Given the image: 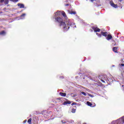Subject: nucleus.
<instances>
[{"instance_id": "nucleus-1", "label": "nucleus", "mask_w": 124, "mask_h": 124, "mask_svg": "<svg viewBox=\"0 0 124 124\" xmlns=\"http://www.w3.org/2000/svg\"><path fill=\"white\" fill-rule=\"evenodd\" d=\"M53 19L55 23L63 29V32H66L71 28H76L75 23L72 22L71 19L68 18L64 11H57L53 16Z\"/></svg>"}, {"instance_id": "nucleus-2", "label": "nucleus", "mask_w": 124, "mask_h": 124, "mask_svg": "<svg viewBox=\"0 0 124 124\" xmlns=\"http://www.w3.org/2000/svg\"><path fill=\"white\" fill-rule=\"evenodd\" d=\"M98 78L100 80H101V81L103 83H105V81H106V82H107L108 78H107V76L105 75H104L103 76H99L98 77H95V78L94 79V81H95V82H96V81H97Z\"/></svg>"}, {"instance_id": "nucleus-3", "label": "nucleus", "mask_w": 124, "mask_h": 124, "mask_svg": "<svg viewBox=\"0 0 124 124\" xmlns=\"http://www.w3.org/2000/svg\"><path fill=\"white\" fill-rule=\"evenodd\" d=\"M92 29H90V31L91 32H93V31H94V32H99L100 31V29L97 28V26H94L92 27Z\"/></svg>"}, {"instance_id": "nucleus-4", "label": "nucleus", "mask_w": 124, "mask_h": 124, "mask_svg": "<svg viewBox=\"0 0 124 124\" xmlns=\"http://www.w3.org/2000/svg\"><path fill=\"white\" fill-rule=\"evenodd\" d=\"M112 82H114V78L112 77V76H110V78H108L107 82L108 83V85H110Z\"/></svg>"}, {"instance_id": "nucleus-5", "label": "nucleus", "mask_w": 124, "mask_h": 124, "mask_svg": "<svg viewBox=\"0 0 124 124\" xmlns=\"http://www.w3.org/2000/svg\"><path fill=\"white\" fill-rule=\"evenodd\" d=\"M67 12L69 14H71V15H72V14H73L74 15H75V14H76V11H70L69 10H68Z\"/></svg>"}, {"instance_id": "nucleus-6", "label": "nucleus", "mask_w": 124, "mask_h": 124, "mask_svg": "<svg viewBox=\"0 0 124 124\" xmlns=\"http://www.w3.org/2000/svg\"><path fill=\"white\" fill-rule=\"evenodd\" d=\"M107 36V40H111V39L113 38V37L111 35V34H108Z\"/></svg>"}, {"instance_id": "nucleus-7", "label": "nucleus", "mask_w": 124, "mask_h": 124, "mask_svg": "<svg viewBox=\"0 0 124 124\" xmlns=\"http://www.w3.org/2000/svg\"><path fill=\"white\" fill-rule=\"evenodd\" d=\"M101 34L102 35H103V36H105V37H107V36L108 35V33H107V32L101 31Z\"/></svg>"}, {"instance_id": "nucleus-8", "label": "nucleus", "mask_w": 124, "mask_h": 124, "mask_svg": "<svg viewBox=\"0 0 124 124\" xmlns=\"http://www.w3.org/2000/svg\"><path fill=\"white\" fill-rule=\"evenodd\" d=\"M17 6L19 7V8H25V5L22 3H18Z\"/></svg>"}, {"instance_id": "nucleus-9", "label": "nucleus", "mask_w": 124, "mask_h": 124, "mask_svg": "<svg viewBox=\"0 0 124 124\" xmlns=\"http://www.w3.org/2000/svg\"><path fill=\"white\" fill-rule=\"evenodd\" d=\"M67 104H71V101L68 100L63 103V105H67Z\"/></svg>"}, {"instance_id": "nucleus-10", "label": "nucleus", "mask_w": 124, "mask_h": 124, "mask_svg": "<svg viewBox=\"0 0 124 124\" xmlns=\"http://www.w3.org/2000/svg\"><path fill=\"white\" fill-rule=\"evenodd\" d=\"M25 16H26V14H23L20 16L19 19L20 20H23L25 19Z\"/></svg>"}, {"instance_id": "nucleus-11", "label": "nucleus", "mask_w": 124, "mask_h": 124, "mask_svg": "<svg viewBox=\"0 0 124 124\" xmlns=\"http://www.w3.org/2000/svg\"><path fill=\"white\" fill-rule=\"evenodd\" d=\"M118 46H115L112 48V50L114 53H118Z\"/></svg>"}, {"instance_id": "nucleus-12", "label": "nucleus", "mask_w": 124, "mask_h": 124, "mask_svg": "<svg viewBox=\"0 0 124 124\" xmlns=\"http://www.w3.org/2000/svg\"><path fill=\"white\" fill-rule=\"evenodd\" d=\"M110 5L112 7H114V8H118V5L115 4L114 3H110Z\"/></svg>"}, {"instance_id": "nucleus-13", "label": "nucleus", "mask_w": 124, "mask_h": 124, "mask_svg": "<svg viewBox=\"0 0 124 124\" xmlns=\"http://www.w3.org/2000/svg\"><path fill=\"white\" fill-rule=\"evenodd\" d=\"M86 103L88 106H90V107H92V106H93V104L89 101H87Z\"/></svg>"}, {"instance_id": "nucleus-14", "label": "nucleus", "mask_w": 124, "mask_h": 124, "mask_svg": "<svg viewBox=\"0 0 124 124\" xmlns=\"http://www.w3.org/2000/svg\"><path fill=\"white\" fill-rule=\"evenodd\" d=\"M60 95H61V96H65L66 95V93H62V92L60 93Z\"/></svg>"}, {"instance_id": "nucleus-15", "label": "nucleus", "mask_w": 124, "mask_h": 124, "mask_svg": "<svg viewBox=\"0 0 124 124\" xmlns=\"http://www.w3.org/2000/svg\"><path fill=\"white\" fill-rule=\"evenodd\" d=\"M5 35V31H3L0 32V35Z\"/></svg>"}, {"instance_id": "nucleus-16", "label": "nucleus", "mask_w": 124, "mask_h": 124, "mask_svg": "<svg viewBox=\"0 0 124 124\" xmlns=\"http://www.w3.org/2000/svg\"><path fill=\"white\" fill-rule=\"evenodd\" d=\"M123 66H124V63L119 64V68H121L122 69V68H123Z\"/></svg>"}, {"instance_id": "nucleus-17", "label": "nucleus", "mask_w": 124, "mask_h": 124, "mask_svg": "<svg viewBox=\"0 0 124 124\" xmlns=\"http://www.w3.org/2000/svg\"><path fill=\"white\" fill-rule=\"evenodd\" d=\"M80 93L81 94H83V95H84L85 96H87V93H85L84 92H81Z\"/></svg>"}, {"instance_id": "nucleus-18", "label": "nucleus", "mask_w": 124, "mask_h": 124, "mask_svg": "<svg viewBox=\"0 0 124 124\" xmlns=\"http://www.w3.org/2000/svg\"><path fill=\"white\" fill-rule=\"evenodd\" d=\"M61 122L62 124H66V123H68L67 120H62Z\"/></svg>"}, {"instance_id": "nucleus-19", "label": "nucleus", "mask_w": 124, "mask_h": 124, "mask_svg": "<svg viewBox=\"0 0 124 124\" xmlns=\"http://www.w3.org/2000/svg\"><path fill=\"white\" fill-rule=\"evenodd\" d=\"M72 113H75L76 112V109L75 108H73L71 110Z\"/></svg>"}, {"instance_id": "nucleus-20", "label": "nucleus", "mask_w": 124, "mask_h": 124, "mask_svg": "<svg viewBox=\"0 0 124 124\" xmlns=\"http://www.w3.org/2000/svg\"><path fill=\"white\" fill-rule=\"evenodd\" d=\"M4 3L5 4H8L9 3V0H5Z\"/></svg>"}, {"instance_id": "nucleus-21", "label": "nucleus", "mask_w": 124, "mask_h": 124, "mask_svg": "<svg viewBox=\"0 0 124 124\" xmlns=\"http://www.w3.org/2000/svg\"><path fill=\"white\" fill-rule=\"evenodd\" d=\"M27 122L28 124H31V118H30Z\"/></svg>"}, {"instance_id": "nucleus-22", "label": "nucleus", "mask_w": 124, "mask_h": 124, "mask_svg": "<svg viewBox=\"0 0 124 124\" xmlns=\"http://www.w3.org/2000/svg\"><path fill=\"white\" fill-rule=\"evenodd\" d=\"M96 35H97V36H98L99 37H101L102 36V34L101 33H96Z\"/></svg>"}, {"instance_id": "nucleus-23", "label": "nucleus", "mask_w": 124, "mask_h": 124, "mask_svg": "<svg viewBox=\"0 0 124 124\" xmlns=\"http://www.w3.org/2000/svg\"><path fill=\"white\" fill-rule=\"evenodd\" d=\"M88 93L89 96H90V97H94V96L93 95H92V94L89 93Z\"/></svg>"}, {"instance_id": "nucleus-24", "label": "nucleus", "mask_w": 124, "mask_h": 124, "mask_svg": "<svg viewBox=\"0 0 124 124\" xmlns=\"http://www.w3.org/2000/svg\"><path fill=\"white\" fill-rule=\"evenodd\" d=\"M18 0H12V1H13V2H17Z\"/></svg>"}, {"instance_id": "nucleus-25", "label": "nucleus", "mask_w": 124, "mask_h": 124, "mask_svg": "<svg viewBox=\"0 0 124 124\" xmlns=\"http://www.w3.org/2000/svg\"><path fill=\"white\" fill-rule=\"evenodd\" d=\"M77 104V103H75V102H74L71 105L72 106H73V105H76Z\"/></svg>"}, {"instance_id": "nucleus-26", "label": "nucleus", "mask_w": 124, "mask_h": 124, "mask_svg": "<svg viewBox=\"0 0 124 124\" xmlns=\"http://www.w3.org/2000/svg\"><path fill=\"white\" fill-rule=\"evenodd\" d=\"M60 79H63L64 78L63 77V76H62L59 77Z\"/></svg>"}, {"instance_id": "nucleus-27", "label": "nucleus", "mask_w": 124, "mask_h": 124, "mask_svg": "<svg viewBox=\"0 0 124 124\" xmlns=\"http://www.w3.org/2000/svg\"><path fill=\"white\" fill-rule=\"evenodd\" d=\"M26 123H27V120H25L23 122V124H26Z\"/></svg>"}, {"instance_id": "nucleus-28", "label": "nucleus", "mask_w": 124, "mask_h": 124, "mask_svg": "<svg viewBox=\"0 0 124 124\" xmlns=\"http://www.w3.org/2000/svg\"><path fill=\"white\" fill-rule=\"evenodd\" d=\"M1 3H2V2H4V0H0Z\"/></svg>"}, {"instance_id": "nucleus-29", "label": "nucleus", "mask_w": 124, "mask_h": 124, "mask_svg": "<svg viewBox=\"0 0 124 124\" xmlns=\"http://www.w3.org/2000/svg\"><path fill=\"white\" fill-rule=\"evenodd\" d=\"M112 46H117V44L112 43Z\"/></svg>"}, {"instance_id": "nucleus-30", "label": "nucleus", "mask_w": 124, "mask_h": 124, "mask_svg": "<svg viewBox=\"0 0 124 124\" xmlns=\"http://www.w3.org/2000/svg\"><path fill=\"white\" fill-rule=\"evenodd\" d=\"M76 19H78L79 18V16L77 15L76 16Z\"/></svg>"}, {"instance_id": "nucleus-31", "label": "nucleus", "mask_w": 124, "mask_h": 124, "mask_svg": "<svg viewBox=\"0 0 124 124\" xmlns=\"http://www.w3.org/2000/svg\"><path fill=\"white\" fill-rule=\"evenodd\" d=\"M68 5H69V4L68 3L65 4V6H68Z\"/></svg>"}, {"instance_id": "nucleus-32", "label": "nucleus", "mask_w": 124, "mask_h": 124, "mask_svg": "<svg viewBox=\"0 0 124 124\" xmlns=\"http://www.w3.org/2000/svg\"><path fill=\"white\" fill-rule=\"evenodd\" d=\"M90 0L92 2H93V1H94V0Z\"/></svg>"}, {"instance_id": "nucleus-33", "label": "nucleus", "mask_w": 124, "mask_h": 124, "mask_svg": "<svg viewBox=\"0 0 124 124\" xmlns=\"http://www.w3.org/2000/svg\"><path fill=\"white\" fill-rule=\"evenodd\" d=\"M73 108H75V109H76V106H74L73 107Z\"/></svg>"}, {"instance_id": "nucleus-34", "label": "nucleus", "mask_w": 124, "mask_h": 124, "mask_svg": "<svg viewBox=\"0 0 124 124\" xmlns=\"http://www.w3.org/2000/svg\"><path fill=\"white\" fill-rule=\"evenodd\" d=\"M77 95H76V94H74L73 97H75Z\"/></svg>"}, {"instance_id": "nucleus-35", "label": "nucleus", "mask_w": 124, "mask_h": 124, "mask_svg": "<svg viewBox=\"0 0 124 124\" xmlns=\"http://www.w3.org/2000/svg\"><path fill=\"white\" fill-rule=\"evenodd\" d=\"M119 1H120V2H122V1H123V0H119Z\"/></svg>"}, {"instance_id": "nucleus-36", "label": "nucleus", "mask_w": 124, "mask_h": 124, "mask_svg": "<svg viewBox=\"0 0 124 124\" xmlns=\"http://www.w3.org/2000/svg\"><path fill=\"white\" fill-rule=\"evenodd\" d=\"M122 62H124V59H122Z\"/></svg>"}, {"instance_id": "nucleus-37", "label": "nucleus", "mask_w": 124, "mask_h": 124, "mask_svg": "<svg viewBox=\"0 0 124 124\" xmlns=\"http://www.w3.org/2000/svg\"><path fill=\"white\" fill-rule=\"evenodd\" d=\"M112 67H115V65H112Z\"/></svg>"}, {"instance_id": "nucleus-38", "label": "nucleus", "mask_w": 124, "mask_h": 124, "mask_svg": "<svg viewBox=\"0 0 124 124\" xmlns=\"http://www.w3.org/2000/svg\"><path fill=\"white\" fill-rule=\"evenodd\" d=\"M112 42H115V41L114 40H112Z\"/></svg>"}, {"instance_id": "nucleus-39", "label": "nucleus", "mask_w": 124, "mask_h": 124, "mask_svg": "<svg viewBox=\"0 0 124 124\" xmlns=\"http://www.w3.org/2000/svg\"><path fill=\"white\" fill-rule=\"evenodd\" d=\"M124 85H122V87H124Z\"/></svg>"}, {"instance_id": "nucleus-40", "label": "nucleus", "mask_w": 124, "mask_h": 124, "mask_svg": "<svg viewBox=\"0 0 124 124\" xmlns=\"http://www.w3.org/2000/svg\"><path fill=\"white\" fill-rule=\"evenodd\" d=\"M87 124L86 123H84V124Z\"/></svg>"}, {"instance_id": "nucleus-41", "label": "nucleus", "mask_w": 124, "mask_h": 124, "mask_svg": "<svg viewBox=\"0 0 124 124\" xmlns=\"http://www.w3.org/2000/svg\"><path fill=\"white\" fill-rule=\"evenodd\" d=\"M121 8H123V7H121Z\"/></svg>"}, {"instance_id": "nucleus-42", "label": "nucleus", "mask_w": 124, "mask_h": 124, "mask_svg": "<svg viewBox=\"0 0 124 124\" xmlns=\"http://www.w3.org/2000/svg\"><path fill=\"white\" fill-rule=\"evenodd\" d=\"M78 74H81V73H79Z\"/></svg>"}, {"instance_id": "nucleus-43", "label": "nucleus", "mask_w": 124, "mask_h": 124, "mask_svg": "<svg viewBox=\"0 0 124 124\" xmlns=\"http://www.w3.org/2000/svg\"><path fill=\"white\" fill-rule=\"evenodd\" d=\"M123 90H124V88H123Z\"/></svg>"}, {"instance_id": "nucleus-44", "label": "nucleus", "mask_w": 124, "mask_h": 124, "mask_svg": "<svg viewBox=\"0 0 124 124\" xmlns=\"http://www.w3.org/2000/svg\"><path fill=\"white\" fill-rule=\"evenodd\" d=\"M114 81H115V79H113V81H114Z\"/></svg>"}]
</instances>
